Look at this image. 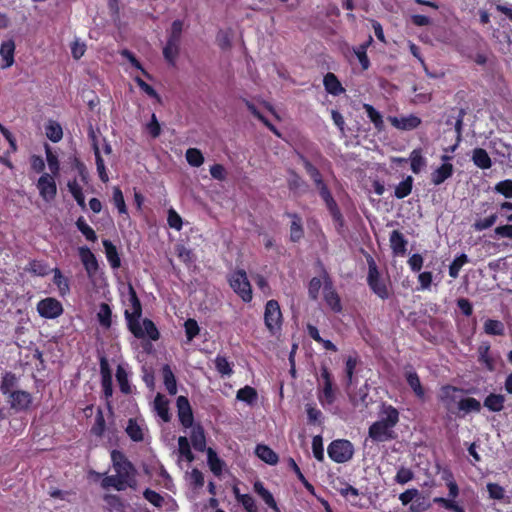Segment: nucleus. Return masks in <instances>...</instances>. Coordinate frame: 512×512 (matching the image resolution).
<instances>
[{"instance_id":"nucleus-41","label":"nucleus","mask_w":512,"mask_h":512,"mask_svg":"<svg viewBox=\"0 0 512 512\" xmlns=\"http://www.w3.org/2000/svg\"><path fill=\"white\" fill-rule=\"evenodd\" d=\"M45 153H46V161L48 164V168L51 172L50 175H53L54 177H56L60 170L58 156L52 152L49 145H45Z\"/></svg>"},{"instance_id":"nucleus-3","label":"nucleus","mask_w":512,"mask_h":512,"mask_svg":"<svg viewBox=\"0 0 512 512\" xmlns=\"http://www.w3.org/2000/svg\"><path fill=\"white\" fill-rule=\"evenodd\" d=\"M182 30L183 22L175 20L171 25L167 44L163 49L164 57L170 63H174L177 58Z\"/></svg>"},{"instance_id":"nucleus-5","label":"nucleus","mask_w":512,"mask_h":512,"mask_svg":"<svg viewBox=\"0 0 512 512\" xmlns=\"http://www.w3.org/2000/svg\"><path fill=\"white\" fill-rule=\"evenodd\" d=\"M131 332L137 338L148 337L149 339L156 341L159 338V332L155 324L150 319L140 318L130 319L128 322Z\"/></svg>"},{"instance_id":"nucleus-31","label":"nucleus","mask_w":512,"mask_h":512,"mask_svg":"<svg viewBox=\"0 0 512 512\" xmlns=\"http://www.w3.org/2000/svg\"><path fill=\"white\" fill-rule=\"evenodd\" d=\"M411 170L413 173L418 174L426 166V158L422 154L421 149H414L409 156Z\"/></svg>"},{"instance_id":"nucleus-37","label":"nucleus","mask_w":512,"mask_h":512,"mask_svg":"<svg viewBox=\"0 0 512 512\" xmlns=\"http://www.w3.org/2000/svg\"><path fill=\"white\" fill-rule=\"evenodd\" d=\"M208 465L212 473L216 476L222 474L224 468V462L217 456V454L209 448L207 450Z\"/></svg>"},{"instance_id":"nucleus-39","label":"nucleus","mask_w":512,"mask_h":512,"mask_svg":"<svg viewBox=\"0 0 512 512\" xmlns=\"http://www.w3.org/2000/svg\"><path fill=\"white\" fill-rule=\"evenodd\" d=\"M413 186V178L411 176H407L403 181H401L395 188V197L398 199H403L407 197L411 191Z\"/></svg>"},{"instance_id":"nucleus-21","label":"nucleus","mask_w":512,"mask_h":512,"mask_svg":"<svg viewBox=\"0 0 512 512\" xmlns=\"http://www.w3.org/2000/svg\"><path fill=\"white\" fill-rule=\"evenodd\" d=\"M11 406L17 410L28 408L31 403V396L25 391H14L9 394Z\"/></svg>"},{"instance_id":"nucleus-53","label":"nucleus","mask_w":512,"mask_h":512,"mask_svg":"<svg viewBox=\"0 0 512 512\" xmlns=\"http://www.w3.org/2000/svg\"><path fill=\"white\" fill-rule=\"evenodd\" d=\"M235 494L238 502H240L247 512H256L257 507L253 497L249 494H240L237 489H235Z\"/></svg>"},{"instance_id":"nucleus-57","label":"nucleus","mask_w":512,"mask_h":512,"mask_svg":"<svg viewBox=\"0 0 512 512\" xmlns=\"http://www.w3.org/2000/svg\"><path fill=\"white\" fill-rule=\"evenodd\" d=\"M113 203L118 209L119 213L127 214V208L124 200V196L119 187L113 188Z\"/></svg>"},{"instance_id":"nucleus-7","label":"nucleus","mask_w":512,"mask_h":512,"mask_svg":"<svg viewBox=\"0 0 512 512\" xmlns=\"http://www.w3.org/2000/svg\"><path fill=\"white\" fill-rule=\"evenodd\" d=\"M368 284L373 292L381 299H386L389 296L386 281L380 277L375 261L368 259Z\"/></svg>"},{"instance_id":"nucleus-12","label":"nucleus","mask_w":512,"mask_h":512,"mask_svg":"<svg viewBox=\"0 0 512 512\" xmlns=\"http://www.w3.org/2000/svg\"><path fill=\"white\" fill-rule=\"evenodd\" d=\"M123 301L126 306L125 316L127 321L129 322L130 319L140 318L142 312L141 304L131 285H128L127 294L124 296Z\"/></svg>"},{"instance_id":"nucleus-56","label":"nucleus","mask_w":512,"mask_h":512,"mask_svg":"<svg viewBox=\"0 0 512 512\" xmlns=\"http://www.w3.org/2000/svg\"><path fill=\"white\" fill-rule=\"evenodd\" d=\"M215 367L222 376H230L233 372L231 364L223 356L216 357Z\"/></svg>"},{"instance_id":"nucleus-49","label":"nucleus","mask_w":512,"mask_h":512,"mask_svg":"<svg viewBox=\"0 0 512 512\" xmlns=\"http://www.w3.org/2000/svg\"><path fill=\"white\" fill-rule=\"evenodd\" d=\"M468 262V257L466 254H461L456 257L451 265L449 266V275L452 278H457L459 276V272L461 268Z\"/></svg>"},{"instance_id":"nucleus-20","label":"nucleus","mask_w":512,"mask_h":512,"mask_svg":"<svg viewBox=\"0 0 512 512\" xmlns=\"http://www.w3.org/2000/svg\"><path fill=\"white\" fill-rule=\"evenodd\" d=\"M14 52H15V43L13 40L9 39L7 41L2 42L0 46V55L4 61L2 68H9L14 63Z\"/></svg>"},{"instance_id":"nucleus-33","label":"nucleus","mask_w":512,"mask_h":512,"mask_svg":"<svg viewBox=\"0 0 512 512\" xmlns=\"http://www.w3.org/2000/svg\"><path fill=\"white\" fill-rule=\"evenodd\" d=\"M363 108L367 114V117L374 124V127L378 131H382L384 129V121L381 113L370 104H364Z\"/></svg>"},{"instance_id":"nucleus-30","label":"nucleus","mask_w":512,"mask_h":512,"mask_svg":"<svg viewBox=\"0 0 512 512\" xmlns=\"http://www.w3.org/2000/svg\"><path fill=\"white\" fill-rule=\"evenodd\" d=\"M45 134L50 141L57 143L63 137V130L58 122L49 120L45 125Z\"/></svg>"},{"instance_id":"nucleus-51","label":"nucleus","mask_w":512,"mask_h":512,"mask_svg":"<svg viewBox=\"0 0 512 512\" xmlns=\"http://www.w3.org/2000/svg\"><path fill=\"white\" fill-rule=\"evenodd\" d=\"M186 480L194 489H200L204 485L203 474L198 469H192L186 473Z\"/></svg>"},{"instance_id":"nucleus-52","label":"nucleus","mask_w":512,"mask_h":512,"mask_svg":"<svg viewBox=\"0 0 512 512\" xmlns=\"http://www.w3.org/2000/svg\"><path fill=\"white\" fill-rule=\"evenodd\" d=\"M104 500L110 512H125V507L118 496L106 495Z\"/></svg>"},{"instance_id":"nucleus-29","label":"nucleus","mask_w":512,"mask_h":512,"mask_svg":"<svg viewBox=\"0 0 512 512\" xmlns=\"http://www.w3.org/2000/svg\"><path fill=\"white\" fill-rule=\"evenodd\" d=\"M473 163L481 169H489L492 166V161L486 150L476 148L472 153Z\"/></svg>"},{"instance_id":"nucleus-50","label":"nucleus","mask_w":512,"mask_h":512,"mask_svg":"<svg viewBox=\"0 0 512 512\" xmlns=\"http://www.w3.org/2000/svg\"><path fill=\"white\" fill-rule=\"evenodd\" d=\"M116 379L123 393L130 392V385L128 383V373L122 365H118L116 370Z\"/></svg>"},{"instance_id":"nucleus-26","label":"nucleus","mask_w":512,"mask_h":512,"mask_svg":"<svg viewBox=\"0 0 512 512\" xmlns=\"http://www.w3.org/2000/svg\"><path fill=\"white\" fill-rule=\"evenodd\" d=\"M453 173V166L450 163H443L431 174V181L435 185L442 184L446 179L451 177Z\"/></svg>"},{"instance_id":"nucleus-15","label":"nucleus","mask_w":512,"mask_h":512,"mask_svg":"<svg viewBox=\"0 0 512 512\" xmlns=\"http://www.w3.org/2000/svg\"><path fill=\"white\" fill-rule=\"evenodd\" d=\"M323 296L326 304L330 307L331 310L334 312H340L342 310L340 298L336 291L333 289L330 280L326 276L324 277Z\"/></svg>"},{"instance_id":"nucleus-19","label":"nucleus","mask_w":512,"mask_h":512,"mask_svg":"<svg viewBox=\"0 0 512 512\" xmlns=\"http://www.w3.org/2000/svg\"><path fill=\"white\" fill-rule=\"evenodd\" d=\"M390 247L395 255H404L406 252L407 240L403 234L397 230H394L390 234L389 238Z\"/></svg>"},{"instance_id":"nucleus-63","label":"nucleus","mask_w":512,"mask_h":512,"mask_svg":"<svg viewBox=\"0 0 512 512\" xmlns=\"http://www.w3.org/2000/svg\"><path fill=\"white\" fill-rule=\"evenodd\" d=\"M495 191L502 194L506 198H512V180L500 181L495 186Z\"/></svg>"},{"instance_id":"nucleus-32","label":"nucleus","mask_w":512,"mask_h":512,"mask_svg":"<svg viewBox=\"0 0 512 512\" xmlns=\"http://www.w3.org/2000/svg\"><path fill=\"white\" fill-rule=\"evenodd\" d=\"M256 455L270 465H275L278 462L277 454L266 445H258L256 447Z\"/></svg>"},{"instance_id":"nucleus-14","label":"nucleus","mask_w":512,"mask_h":512,"mask_svg":"<svg viewBox=\"0 0 512 512\" xmlns=\"http://www.w3.org/2000/svg\"><path fill=\"white\" fill-rule=\"evenodd\" d=\"M126 433L132 441H144L148 434L145 421L141 418L129 419L126 426Z\"/></svg>"},{"instance_id":"nucleus-25","label":"nucleus","mask_w":512,"mask_h":512,"mask_svg":"<svg viewBox=\"0 0 512 512\" xmlns=\"http://www.w3.org/2000/svg\"><path fill=\"white\" fill-rule=\"evenodd\" d=\"M405 378H406L408 385L415 393V395L418 398L423 399L425 397V390L421 385V382H420V379H419L417 373L413 370H407L405 372Z\"/></svg>"},{"instance_id":"nucleus-45","label":"nucleus","mask_w":512,"mask_h":512,"mask_svg":"<svg viewBox=\"0 0 512 512\" xmlns=\"http://www.w3.org/2000/svg\"><path fill=\"white\" fill-rule=\"evenodd\" d=\"M185 157L189 165L193 167H200L204 163V156L197 148L187 149Z\"/></svg>"},{"instance_id":"nucleus-4","label":"nucleus","mask_w":512,"mask_h":512,"mask_svg":"<svg viewBox=\"0 0 512 512\" xmlns=\"http://www.w3.org/2000/svg\"><path fill=\"white\" fill-rule=\"evenodd\" d=\"M229 283L233 291L239 295L244 302L252 300V289L247 274L244 270H237L229 277Z\"/></svg>"},{"instance_id":"nucleus-43","label":"nucleus","mask_w":512,"mask_h":512,"mask_svg":"<svg viewBox=\"0 0 512 512\" xmlns=\"http://www.w3.org/2000/svg\"><path fill=\"white\" fill-rule=\"evenodd\" d=\"M484 331L488 335H503L505 327L499 320L487 319L484 323Z\"/></svg>"},{"instance_id":"nucleus-40","label":"nucleus","mask_w":512,"mask_h":512,"mask_svg":"<svg viewBox=\"0 0 512 512\" xmlns=\"http://www.w3.org/2000/svg\"><path fill=\"white\" fill-rule=\"evenodd\" d=\"M458 408L461 411H464L465 413L470 412H480L481 410V403L475 398L468 397L461 399L458 403Z\"/></svg>"},{"instance_id":"nucleus-11","label":"nucleus","mask_w":512,"mask_h":512,"mask_svg":"<svg viewBox=\"0 0 512 512\" xmlns=\"http://www.w3.org/2000/svg\"><path fill=\"white\" fill-rule=\"evenodd\" d=\"M63 306L55 298L47 297L37 304V312L45 319H56L63 314Z\"/></svg>"},{"instance_id":"nucleus-48","label":"nucleus","mask_w":512,"mask_h":512,"mask_svg":"<svg viewBox=\"0 0 512 512\" xmlns=\"http://www.w3.org/2000/svg\"><path fill=\"white\" fill-rule=\"evenodd\" d=\"M237 399L248 404H252L257 399L256 390L250 386H245L238 390Z\"/></svg>"},{"instance_id":"nucleus-8","label":"nucleus","mask_w":512,"mask_h":512,"mask_svg":"<svg viewBox=\"0 0 512 512\" xmlns=\"http://www.w3.org/2000/svg\"><path fill=\"white\" fill-rule=\"evenodd\" d=\"M353 453V445L348 440H335L328 446L329 457L337 463L349 461Z\"/></svg>"},{"instance_id":"nucleus-27","label":"nucleus","mask_w":512,"mask_h":512,"mask_svg":"<svg viewBox=\"0 0 512 512\" xmlns=\"http://www.w3.org/2000/svg\"><path fill=\"white\" fill-rule=\"evenodd\" d=\"M106 258L113 269H118L121 265V260L117 248L109 240H103Z\"/></svg>"},{"instance_id":"nucleus-38","label":"nucleus","mask_w":512,"mask_h":512,"mask_svg":"<svg viewBox=\"0 0 512 512\" xmlns=\"http://www.w3.org/2000/svg\"><path fill=\"white\" fill-rule=\"evenodd\" d=\"M162 375H163L164 385H165L167 391L171 395H175L177 393L176 379H175V376H174L171 368L168 365H165L162 368Z\"/></svg>"},{"instance_id":"nucleus-34","label":"nucleus","mask_w":512,"mask_h":512,"mask_svg":"<svg viewBox=\"0 0 512 512\" xmlns=\"http://www.w3.org/2000/svg\"><path fill=\"white\" fill-rule=\"evenodd\" d=\"M53 283L57 286L60 296H65L70 292L68 279L61 273L58 268L53 269Z\"/></svg>"},{"instance_id":"nucleus-16","label":"nucleus","mask_w":512,"mask_h":512,"mask_svg":"<svg viewBox=\"0 0 512 512\" xmlns=\"http://www.w3.org/2000/svg\"><path fill=\"white\" fill-rule=\"evenodd\" d=\"M177 409H178V417H179L181 424L186 428L192 427L193 414H192L190 403L186 397L179 396L177 398Z\"/></svg>"},{"instance_id":"nucleus-6","label":"nucleus","mask_w":512,"mask_h":512,"mask_svg":"<svg viewBox=\"0 0 512 512\" xmlns=\"http://www.w3.org/2000/svg\"><path fill=\"white\" fill-rule=\"evenodd\" d=\"M264 322L271 334L280 331L282 325V313L276 300H269L264 311Z\"/></svg>"},{"instance_id":"nucleus-64","label":"nucleus","mask_w":512,"mask_h":512,"mask_svg":"<svg viewBox=\"0 0 512 512\" xmlns=\"http://www.w3.org/2000/svg\"><path fill=\"white\" fill-rule=\"evenodd\" d=\"M168 224L171 228L179 231L182 228V218L181 216L174 210L169 209L168 211V218H167Z\"/></svg>"},{"instance_id":"nucleus-2","label":"nucleus","mask_w":512,"mask_h":512,"mask_svg":"<svg viewBox=\"0 0 512 512\" xmlns=\"http://www.w3.org/2000/svg\"><path fill=\"white\" fill-rule=\"evenodd\" d=\"M399 421V412L391 405H382L379 411V419L369 428V436L378 442L392 439L393 428Z\"/></svg>"},{"instance_id":"nucleus-36","label":"nucleus","mask_w":512,"mask_h":512,"mask_svg":"<svg viewBox=\"0 0 512 512\" xmlns=\"http://www.w3.org/2000/svg\"><path fill=\"white\" fill-rule=\"evenodd\" d=\"M191 442L193 447L198 451H203L206 447L204 431L200 426L192 427Z\"/></svg>"},{"instance_id":"nucleus-23","label":"nucleus","mask_w":512,"mask_h":512,"mask_svg":"<svg viewBox=\"0 0 512 512\" xmlns=\"http://www.w3.org/2000/svg\"><path fill=\"white\" fill-rule=\"evenodd\" d=\"M323 84H324L325 90L333 96H338V95L344 93V91H345L342 84L340 83L338 78L335 76V74L330 73V72L324 76Z\"/></svg>"},{"instance_id":"nucleus-1","label":"nucleus","mask_w":512,"mask_h":512,"mask_svg":"<svg viewBox=\"0 0 512 512\" xmlns=\"http://www.w3.org/2000/svg\"><path fill=\"white\" fill-rule=\"evenodd\" d=\"M111 460L115 471L114 475L105 477L102 480L103 488L113 487L118 491L125 490L126 488L136 487V471L132 464L125 458V456L116 450L111 452Z\"/></svg>"},{"instance_id":"nucleus-9","label":"nucleus","mask_w":512,"mask_h":512,"mask_svg":"<svg viewBox=\"0 0 512 512\" xmlns=\"http://www.w3.org/2000/svg\"><path fill=\"white\" fill-rule=\"evenodd\" d=\"M322 384L318 389V399L323 407L332 405L335 401V391L331 374L327 368L321 370Z\"/></svg>"},{"instance_id":"nucleus-47","label":"nucleus","mask_w":512,"mask_h":512,"mask_svg":"<svg viewBox=\"0 0 512 512\" xmlns=\"http://www.w3.org/2000/svg\"><path fill=\"white\" fill-rule=\"evenodd\" d=\"M94 155H95L96 168H97V172H98L99 178L104 183H106V182L109 181V176H108V173L106 171L104 160H103V158L101 157V154H100V147H95Z\"/></svg>"},{"instance_id":"nucleus-58","label":"nucleus","mask_w":512,"mask_h":512,"mask_svg":"<svg viewBox=\"0 0 512 512\" xmlns=\"http://www.w3.org/2000/svg\"><path fill=\"white\" fill-rule=\"evenodd\" d=\"M433 502L442 505L444 508L448 510H452L455 512H464V509L461 506H459L453 498L447 499L443 497H435L433 499Z\"/></svg>"},{"instance_id":"nucleus-62","label":"nucleus","mask_w":512,"mask_h":512,"mask_svg":"<svg viewBox=\"0 0 512 512\" xmlns=\"http://www.w3.org/2000/svg\"><path fill=\"white\" fill-rule=\"evenodd\" d=\"M312 451L314 457L318 461H322L324 459V450H323V443H322V437L317 435L313 437L312 440Z\"/></svg>"},{"instance_id":"nucleus-35","label":"nucleus","mask_w":512,"mask_h":512,"mask_svg":"<svg viewBox=\"0 0 512 512\" xmlns=\"http://www.w3.org/2000/svg\"><path fill=\"white\" fill-rule=\"evenodd\" d=\"M490 346L488 343H482L478 348L479 361L488 369L492 371L495 369L494 359L489 354Z\"/></svg>"},{"instance_id":"nucleus-13","label":"nucleus","mask_w":512,"mask_h":512,"mask_svg":"<svg viewBox=\"0 0 512 512\" xmlns=\"http://www.w3.org/2000/svg\"><path fill=\"white\" fill-rule=\"evenodd\" d=\"M78 254H79L80 260L85 268L87 276L90 279L94 278L99 270V264H98V261H97L95 255L86 246L79 247Z\"/></svg>"},{"instance_id":"nucleus-24","label":"nucleus","mask_w":512,"mask_h":512,"mask_svg":"<svg viewBox=\"0 0 512 512\" xmlns=\"http://www.w3.org/2000/svg\"><path fill=\"white\" fill-rule=\"evenodd\" d=\"M168 404V400L161 394H157L153 402L154 411L164 422H168L170 420Z\"/></svg>"},{"instance_id":"nucleus-61","label":"nucleus","mask_w":512,"mask_h":512,"mask_svg":"<svg viewBox=\"0 0 512 512\" xmlns=\"http://www.w3.org/2000/svg\"><path fill=\"white\" fill-rule=\"evenodd\" d=\"M28 271L37 276H45L49 273V268L44 262L32 261L29 263Z\"/></svg>"},{"instance_id":"nucleus-17","label":"nucleus","mask_w":512,"mask_h":512,"mask_svg":"<svg viewBox=\"0 0 512 512\" xmlns=\"http://www.w3.org/2000/svg\"><path fill=\"white\" fill-rule=\"evenodd\" d=\"M388 120L395 128L404 131L413 130L421 123L420 118L412 114L401 117L391 116Z\"/></svg>"},{"instance_id":"nucleus-42","label":"nucleus","mask_w":512,"mask_h":512,"mask_svg":"<svg viewBox=\"0 0 512 512\" xmlns=\"http://www.w3.org/2000/svg\"><path fill=\"white\" fill-rule=\"evenodd\" d=\"M255 492L262 497L264 502L274 510H277V504L274 500L273 495L263 486L261 482H256L254 484Z\"/></svg>"},{"instance_id":"nucleus-59","label":"nucleus","mask_w":512,"mask_h":512,"mask_svg":"<svg viewBox=\"0 0 512 512\" xmlns=\"http://www.w3.org/2000/svg\"><path fill=\"white\" fill-rule=\"evenodd\" d=\"M185 333L188 341H192L200 331L199 325L196 320L188 319L184 323Z\"/></svg>"},{"instance_id":"nucleus-10","label":"nucleus","mask_w":512,"mask_h":512,"mask_svg":"<svg viewBox=\"0 0 512 512\" xmlns=\"http://www.w3.org/2000/svg\"><path fill=\"white\" fill-rule=\"evenodd\" d=\"M36 187L39 191L40 197L47 203L52 202L57 195V185L55 177L49 173H43L37 183Z\"/></svg>"},{"instance_id":"nucleus-55","label":"nucleus","mask_w":512,"mask_h":512,"mask_svg":"<svg viewBox=\"0 0 512 512\" xmlns=\"http://www.w3.org/2000/svg\"><path fill=\"white\" fill-rule=\"evenodd\" d=\"M16 377L12 373H6L1 382L0 390L3 394L9 395L13 391L14 386L16 385Z\"/></svg>"},{"instance_id":"nucleus-44","label":"nucleus","mask_w":512,"mask_h":512,"mask_svg":"<svg viewBox=\"0 0 512 512\" xmlns=\"http://www.w3.org/2000/svg\"><path fill=\"white\" fill-rule=\"evenodd\" d=\"M111 309L108 304L102 303L97 312V319L100 325L104 328H109L111 326Z\"/></svg>"},{"instance_id":"nucleus-54","label":"nucleus","mask_w":512,"mask_h":512,"mask_svg":"<svg viewBox=\"0 0 512 512\" xmlns=\"http://www.w3.org/2000/svg\"><path fill=\"white\" fill-rule=\"evenodd\" d=\"M76 226L87 240L92 242L97 240L95 231L86 223L82 217L76 221Z\"/></svg>"},{"instance_id":"nucleus-60","label":"nucleus","mask_w":512,"mask_h":512,"mask_svg":"<svg viewBox=\"0 0 512 512\" xmlns=\"http://www.w3.org/2000/svg\"><path fill=\"white\" fill-rule=\"evenodd\" d=\"M496 221H497V215L492 214L489 217L475 221V223L473 224V227L476 231H483V230H486V229L492 227Z\"/></svg>"},{"instance_id":"nucleus-46","label":"nucleus","mask_w":512,"mask_h":512,"mask_svg":"<svg viewBox=\"0 0 512 512\" xmlns=\"http://www.w3.org/2000/svg\"><path fill=\"white\" fill-rule=\"evenodd\" d=\"M178 449L182 459L186 460L188 463H191L194 460V455L190 449L189 441L186 437H179Z\"/></svg>"},{"instance_id":"nucleus-28","label":"nucleus","mask_w":512,"mask_h":512,"mask_svg":"<svg viewBox=\"0 0 512 512\" xmlns=\"http://www.w3.org/2000/svg\"><path fill=\"white\" fill-rule=\"evenodd\" d=\"M505 396L502 394H489L484 400V406L492 412H500L504 408Z\"/></svg>"},{"instance_id":"nucleus-22","label":"nucleus","mask_w":512,"mask_h":512,"mask_svg":"<svg viewBox=\"0 0 512 512\" xmlns=\"http://www.w3.org/2000/svg\"><path fill=\"white\" fill-rule=\"evenodd\" d=\"M290 220V239L293 242L300 241L304 236L302 219L295 213H289L287 215Z\"/></svg>"},{"instance_id":"nucleus-18","label":"nucleus","mask_w":512,"mask_h":512,"mask_svg":"<svg viewBox=\"0 0 512 512\" xmlns=\"http://www.w3.org/2000/svg\"><path fill=\"white\" fill-rule=\"evenodd\" d=\"M317 188L319 189L320 195L325 201L331 215L333 216L334 220L341 221L342 215L336 205V202L334 201L332 195L330 194L328 188L324 183L317 185Z\"/></svg>"}]
</instances>
